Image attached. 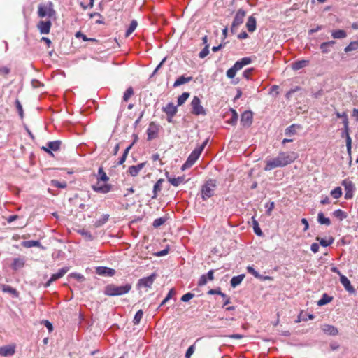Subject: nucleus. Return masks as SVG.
<instances>
[{"mask_svg": "<svg viewBox=\"0 0 358 358\" xmlns=\"http://www.w3.org/2000/svg\"><path fill=\"white\" fill-rule=\"evenodd\" d=\"M297 158L298 154L295 152H280L276 157L266 159L264 170L268 171L278 167L285 166Z\"/></svg>", "mask_w": 358, "mask_h": 358, "instance_id": "obj_1", "label": "nucleus"}, {"mask_svg": "<svg viewBox=\"0 0 358 358\" xmlns=\"http://www.w3.org/2000/svg\"><path fill=\"white\" fill-rule=\"evenodd\" d=\"M96 179L97 183L91 187L93 191L101 194H106L111 191L112 185L110 184L99 185L101 181L106 182L109 180V177L106 175L102 166L99 168Z\"/></svg>", "mask_w": 358, "mask_h": 358, "instance_id": "obj_2", "label": "nucleus"}, {"mask_svg": "<svg viewBox=\"0 0 358 358\" xmlns=\"http://www.w3.org/2000/svg\"><path fill=\"white\" fill-rule=\"evenodd\" d=\"M131 289L130 284L122 286H117L113 284L108 285L104 289V294L110 296H116L128 293Z\"/></svg>", "mask_w": 358, "mask_h": 358, "instance_id": "obj_3", "label": "nucleus"}, {"mask_svg": "<svg viewBox=\"0 0 358 358\" xmlns=\"http://www.w3.org/2000/svg\"><path fill=\"white\" fill-rule=\"evenodd\" d=\"M251 62L252 59L250 57H243L240 60L236 62L234 66L227 71V76L229 78H234L238 71L241 70L243 66L250 64Z\"/></svg>", "mask_w": 358, "mask_h": 358, "instance_id": "obj_4", "label": "nucleus"}, {"mask_svg": "<svg viewBox=\"0 0 358 358\" xmlns=\"http://www.w3.org/2000/svg\"><path fill=\"white\" fill-rule=\"evenodd\" d=\"M216 187L217 182L215 180L210 179L207 180L201 187V198L203 200H207L212 197L214 195Z\"/></svg>", "mask_w": 358, "mask_h": 358, "instance_id": "obj_5", "label": "nucleus"}, {"mask_svg": "<svg viewBox=\"0 0 358 358\" xmlns=\"http://www.w3.org/2000/svg\"><path fill=\"white\" fill-rule=\"evenodd\" d=\"M56 14L55 10H54V6L52 2L49 1L47 4H40L38 7V15L41 18H43L45 17H48L51 18L55 17Z\"/></svg>", "mask_w": 358, "mask_h": 358, "instance_id": "obj_6", "label": "nucleus"}, {"mask_svg": "<svg viewBox=\"0 0 358 358\" xmlns=\"http://www.w3.org/2000/svg\"><path fill=\"white\" fill-rule=\"evenodd\" d=\"M190 106H191V108H192L191 113L193 115H206V110L204 109L203 106H201V100L198 96H194V98L192 99V100L191 101Z\"/></svg>", "mask_w": 358, "mask_h": 358, "instance_id": "obj_7", "label": "nucleus"}, {"mask_svg": "<svg viewBox=\"0 0 358 358\" xmlns=\"http://www.w3.org/2000/svg\"><path fill=\"white\" fill-rule=\"evenodd\" d=\"M245 12L243 9H239L234 17L232 24L231 26V31L234 34L237 31L238 27L243 22Z\"/></svg>", "mask_w": 358, "mask_h": 358, "instance_id": "obj_8", "label": "nucleus"}, {"mask_svg": "<svg viewBox=\"0 0 358 358\" xmlns=\"http://www.w3.org/2000/svg\"><path fill=\"white\" fill-rule=\"evenodd\" d=\"M201 154V153L195 148L189 155L185 164L182 166V170L184 171L190 168L196 162Z\"/></svg>", "mask_w": 358, "mask_h": 358, "instance_id": "obj_9", "label": "nucleus"}, {"mask_svg": "<svg viewBox=\"0 0 358 358\" xmlns=\"http://www.w3.org/2000/svg\"><path fill=\"white\" fill-rule=\"evenodd\" d=\"M341 185L344 187L345 191V199H352L353 196L354 192L355 190L354 183L349 179H345L342 181Z\"/></svg>", "mask_w": 358, "mask_h": 358, "instance_id": "obj_10", "label": "nucleus"}, {"mask_svg": "<svg viewBox=\"0 0 358 358\" xmlns=\"http://www.w3.org/2000/svg\"><path fill=\"white\" fill-rule=\"evenodd\" d=\"M159 130V125L155 122H151L149 124V127L147 129L148 140L151 141L152 139L156 138L158 136Z\"/></svg>", "mask_w": 358, "mask_h": 358, "instance_id": "obj_11", "label": "nucleus"}, {"mask_svg": "<svg viewBox=\"0 0 358 358\" xmlns=\"http://www.w3.org/2000/svg\"><path fill=\"white\" fill-rule=\"evenodd\" d=\"M52 22L48 20H41L37 24V28L41 34H48L50 33Z\"/></svg>", "mask_w": 358, "mask_h": 358, "instance_id": "obj_12", "label": "nucleus"}, {"mask_svg": "<svg viewBox=\"0 0 358 358\" xmlns=\"http://www.w3.org/2000/svg\"><path fill=\"white\" fill-rule=\"evenodd\" d=\"M252 113L249 110L245 111L241 117V124L243 127H249L252 122Z\"/></svg>", "mask_w": 358, "mask_h": 358, "instance_id": "obj_13", "label": "nucleus"}, {"mask_svg": "<svg viewBox=\"0 0 358 358\" xmlns=\"http://www.w3.org/2000/svg\"><path fill=\"white\" fill-rule=\"evenodd\" d=\"M69 269V267H63L57 273L52 274L50 280L46 282L45 287L50 286L52 282L63 277L68 272Z\"/></svg>", "mask_w": 358, "mask_h": 358, "instance_id": "obj_14", "label": "nucleus"}, {"mask_svg": "<svg viewBox=\"0 0 358 358\" xmlns=\"http://www.w3.org/2000/svg\"><path fill=\"white\" fill-rule=\"evenodd\" d=\"M147 162H144L137 165L131 166L127 170V173L132 177L138 175L139 172L145 166Z\"/></svg>", "mask_w": 358, "mask_h": 358, "instance_id": "obj_15", "label": "nucleus"}, {"mask_svg": "<svg viewBox=\"0 0 358 358\" xmlns=\"http://www.w3.org/2000/svg\"><path fill=\"white\" fill-rule=\"evenodd\" d=\"M156 275L153 273L148 277L141 278L138 280V285L139 287H150L153 284Z\"/></svg>", "mask_w": 358, "mask_h": 358, "instance_id": "obj_16", "label": "nucleus"}, {"mask_svg": "<svg viewBox=\"0 0 358 358\" xmlns=\"http://www.w3.org/2000/svg\"><path fill=\"white\" fill-rule=\"evenodd\" d=\"M162 110L170 118H173L178 111L177 106L171 102L169 103Z\"/></svg>", "mask_w": 358, "mask_h": 358, "instance_id": "obj_17", "label": "nucleus"}, {"mask_svg": "<svg viewBox=\"0 0 358 358\" xmlns=\"http://www.w3.org/2000/svg\"><path fill=\"white\" fill-rule=\"evenodd\" d=\"M341 283L345 287V289L350 294H353L355 292V289L352 286L350 281L348 279V278L343 275H341L340 278Z\"/></svg>", "mask_w": 358, "mask_h": 358, "instance_id": "obj_18", "label": "nucleus"}, {"mask_svg": "<svg viewBox=\"0 0 358 358\" xmlns=\"http://www.w3.org/2000/svg\"><path fill=\"white\" fill-rule=\"evenodd\" d=\"M61 145V141H50L47 143V148L43 147V149L47 152L48 153H51L50 150L53 151H57Z\"/></svg>", "mask_w": 358, "mask_h": 358, "instance_id": "obj_19", "label": "nucleus"}, {"mask_svg": "<svg viewBox=\"0 0 358 358\" xmlns=\"http://www.w3.org/2000/svg\"><path fill=\"white\" fill-rule=\"evenodd\" d=\"M25 264V258L24 257H17L13 259V263L11 264V268L14 271H17L24 267Z\"/></svg>", "mask_w": 358, "mask_h": 358, "instance_id": "obj_20", "label": "nucleus"}, {"mask_svg": "<svg viewBox=\"0 0 358 358\" xmlns=\"http://www.w3.org/2000/svg\"><path fill=\"white\" fill-rule=\"evenodd\" d=\"M15 353V347L11 345H5L0 347V355L8 357Z\"/></svg>", "mask_w": 358, "mask_h": 358, "instance_id": "obj_21", "label": "nucleus"}, {"mask_svg": "<svg viewBox=\"0 0 358 358\" xmlns=\"http://www.w3.org/2000/svg\"><path fill=\"white\" fill-rule=\"evenodd\" d=\"M322 329L325 334H327L328 335L336 336L338 334V329L333 325L324 324L322 327Z\"/></svg>", "mask_w": 358, "mask_h": 358, "instance_id": "obj_22", "label": "nucleus"}, {"mask_svg": "<svg viewBox=\"0 0 358 358\" xmlns=\"http://www.w3.org/2000/svg\"><path fill=\"white\" fill-rule=\"evenodd\" d=\"M96 273L100 275L112 276L115 274V271L110 268L99 266L96 268Z\"/></svg>", "mask_w": 358, "mask_h": 358, "instance_id": "obj_23", "label": "nucleus"}, {"mask_svg": "<svg viewBox=\"0 0 358 358\" xmlns=\"http://www.w3.org/2000/svg\"><path fill=\"white\" fill-rule=\"evenodd\" d=\"M164 181V179L160 178L154 185L153 191H152L153 195L152 196V199H157L158 193L160 192L162 189V184H163Z\"/></svg>", "mask_w": 358, "mask_h": 358, "instance_id": "obj_24", "label": "nucleus"}, {"mask_svg": "<svg viewBox=\"0 0 358 358\" xmlns=\"http://www.w3.org/2000/svg\"><path fill=\"white\" fill-rule=\"evenodd\" d=\"M309 64V61L306 59L298 60L292 64V69L298 71L304 67H306Z\"/></svg>", "mask_w": 358, "mask_h": 358, "instance_id": "obj_25", "label": "nucleus"}, {"mask_svg": "<svg viewBox=\"0 0 358 358\" xmlns=\"http://www.w3.org/2000/svg\"><path fill=\"white\" fill-rule=\"evenodd\" d=\"M256 19L255 17L250 16L246 22V27L249 32H253L256 29Z\"/></svg>", "mask_w": 358, "mask_h": 358, "instance_id": "obj_26", "label": "nucleus"}, {"mask_svg": "<svg viewBox=\"0 0 358 358\" xmlns=\"http://www.w3.org/2000/svg\"><path fill=\"white\" fill-rule=\"evenodd\" d=\"M335 43L334 41L324 42L320 44V48L322 53L327 54L331 51L330 47H332Z\"/></svg>", "mask_w": 358, "mask_h": 358, "instance_id": "obj_27", "label": "nucleus"}, {"mask_svg": "<svg viewBox=\"0 0 358 358\" xmlns=\"http://www.w3.org/2000/svg\"><path fill=\"white\" fill-rule=\"evenodd\" d=\"M168 181L174 187H178L185 182L184 176H179L177 178L169 177L166 175Z\"/></svg>", "mask_w": 358, "mask_h": 358, "instance_id": "obj_28", "label": "nucleus"}, {"mask_svg": "<svg viewBox=\"0 0 358 358\" xmlns=\"http://www.w3.org/2000/svg\"><path fill=\"white\" fill-rule=\"evenodd\" d=\"M299 128H301L299 125L293 124L285 129V134L289 137H292L296 134V129Z\"/></svg>", "mask_w": 358, "mask_h": 358, "instance_id": "obj_29", "label": "nucleus"}, {"mask_svg": "<svg viewBox=\"0 0 358 358\" xmlns=\"http://www.w3.org/2000/svg\"><path fill=\"white\" fill-rule=\"evenodd\" d=\"M229 113L231 114V117L227 120V122L233 126L236 125L238 117V113L233 108L229 109Z\"/></svg>", "mask_w": 358, "mask_h": 358, "instance_id": "obj_30", "label": "nucleus"}, {"mask_svg": "<svg viewBox=\"0 0 358 358\" xmlns=\"http://www.w3.org/2000/svg\"><path fill=\"white\" fill-rule=\"evenodd\" d=\"M192 80V77L180 76L173 83V87H176L183 84L187 83Z\"/></svg>", "mask_w": 358, "mask_h": 358, "instance_id": "obj_31", "label": "nucleus"}, {"mask_svg": "<svg viewBox=\"0 0 358 358\" xmlns=\"http://www.w3.org/2000/svg\"><path fill=\"white\" fill-rule=\"evenodd\" d=\"M245 278L244 274H241L237 276H234L231 279L230 284L232 287H236L241 283Z\"/></svg>", "mask_w": 358, "mask_h": 358, "instance_id": "obj_32", "label": "nucleus"}, {"mask_svg": "<svg viewBox=\"0 0 358 358\" xmlns=\"http://www.w3.org/2000/svg\"><path fill=\"white\" fill-rule=\"evenodd\" d=\"M317 222L320 224L329 226L331 224V220L329 218L326 217L323 213L320 212L317 215Z\"/></svg>", "mask_w": 358, "mask_h": 358, "instance_id": "obj_33", "label": "nucleus"}, {"mask_svg": "<svg viewBox=\"0 0 358 358\" xmlns=\"http://www.w3.org/2000/svg\"><path fill=\"white\" fill-rule=\"evenodd\" d=\"M331 36L334 38L342 39L347 36L346 31L343 29H337L331 33Z\"/></svg>", "mask_w": 358, "mask_h": 358, "instance_id": "obj_34", "label": "nucleus"}, {"mask_svg": "<svg viewBox=\"0 0 358 358\" xmlns=\"http://www.w3.org/2000/svg\"><path fill=\"white\" fill-rule=\"evenodd\" d=\"M137 25H138V23H137L136 20H134L131 22L128 29H127L126 34H125L126 37L129 36L134 31V30L137 27Z\"/></svg>", "mask_w": 358, "mask_h": 358, "instance_id": "obj_35", "label": "nucleus"}, {"mask_svg": "<svg viewBox=\"0 0 358 358\" xmlns=\"http://www.w3.org/2000/svg\"><path fill=\"white\" fill-rule=\"evenodd\" d=\"M333 215L341 221L345 219L348 216L347 213L341 209L334 211Z\"/></svg>", "mask_w": 358, "mask_h": 358, "instance_id": "obj_36", "label": "nucleus"}, {"mask_svg": "<svg viewBox=\"0 0 358 358\" xmlns=\"http://www.w3.org/2000/svg\"><path fill=\"white\" fill-rule=\"evenodd\" d=\"M358 49V41H352L349 43L348 45H347L344 51L345 52H349L351 51L357 50Z\"/></svg>", "mask_w": 358, "mask_h": 358, "instance_id": "obj_37", "label": "nucleus"}, {"mask_svg": "<svg viewBox=\"0 0 358 358\" xmlns=\"http://www.w3.org/2000/svg\"><path fill=\"white\" fill-rule=\"evenodd\" d=\"M22 245L27 248L32 247H38L41 243L38 241H26L22 243Z\"/></svg>", "mask_w": 358, "mask_h": 358, "instance_id": "obj_38", "label": "nucleus"}, {"mask_svg": "<svg viewBox=\"0 0 358 358\" xmlns=\"http://www.w3.org/2000/svg\"><path fill=\"white\" fill-rule=\"evenodd\" d=\"M316 240L318 241L320 245L323 247H327L333 243L334 239L332 237H330L328 240L321 238L320 237H317Z\"/></svg>", "mask_w": 358, "mask_h": 358, "instance_id": "obj_39", "label": "nucleus"}, {"mask_svg": "<svg viewBox=\"0 0 358 358\" xmlns=\"http://www.w3.org/2000/svg\"><path fill=\"white\" fill-rule=\"evenodd\" d=\"M349 130H350V129H349L348 124H343V129L341 132V137L345 138L346 142H348V140H352L350 136Z\"/></svg>", "mask_w": 358, "mask_h": 358, "instance_id": "obj_40", "label": "nucleus"}, {"mask_svg": "<svg viewBox=\"0 0 358 358\" xmlns=\"http://www.w3.org/2000/svg\"><path fill=\"white\" fill-rule=\"evenodd\" d=\"M332 300V297L329 296L327 294H324L322 298L318 301L317 305L321 306L327 304Z\"/></svg>", "mask_w": 358, "mask_h": 358, "instance_id": "obj_41", "label": "nucleus"}, {"mask_svg": "<svg viewBox=\"0 0 358 358\" xmlns=\"http://www.w3.org/2000/svg\"><path fill=\"white\" fill-rule=\"evenodd\" d=\"M189 92H183L181 95H180L178 98V106H182L189 98Z\"/></svg>", "mask_w": 358, "mask_h": 358, "instance_id": "obj_42", "label": "nucleus"}, {"mask_svg": "<svg viewBox=\"0 0 358 358\" xmlns=\"http://www.w3.org/2000/svg\"><path fill=\"white\" fill-rule=\"evenodd\" d=\"M51 185L52 186L57 188L64 189L67 187L66 182H59L57 180H51Z\"/></svg>", "mask_w": 358, "mask_h": 358, "instance_id": "obj_43", "label": "nucleus"}, {"mask_svg": "<svg viewBox=\"0 0 358 358\" xmlns=\"http://www.w3.org/2000/svg\"><path fill=\"white\" fill-rule=\"evenodd\" d=\"M330 194L334 199H338L342 196V189L340 187H337L331 191Z\"/></svg>", "mask_w": 358, "mask_h": 358, "instance_id": "obj_44", "label": "nucleus"}, {"mask_svg": "<svg viewBox=\"0 0 358 358\" xmlns=\"http://www.w3.org/2000/svg\"><path fill=\"white\" fill-rule=\"evenodd\" d=\"M336 115L338 118H342V122H343V124H349V122H348V115L345 112H343V113H339V112H336Z\"/></svg>", "mask_w": 358, "mask_h": 358, "instance_id": "obj_45", "label": "nucleus"}, {"mask_svg": "<svg viewBox=\"0 0 358 358\" xmlns=\"http://www.w3.org/2000/svg\"><path fill=\"white\" fill-rule=\"evenodd\" d=\"M134 94V90L131 87H129L127 89V90L124 92L123 95V100L125 102H127L128 100L130 99V97Z\"/></svg>", "mask_w": 358, "mask_h": 358, "instance_id": "obj_46", "label": "nucleus"}, {"mask_svg": "<svg viewBox=\"0 0 358 358\" xmlns=\"http://www.w3.org/2000/svg\"><path fill=\"white\" fill-rule=\"evenodd\" d=\"M108 218H109L108 215H102V217L100 219H99L98 220L96 221L95 226L96 227H101V225L105 224L108 220Z\"/></svg>", "mask_w": 358, "mask_h": 358, "instance_id": "obj_47", "label": "nucleus"}, {"mask_svg": "<svg viewBox=\"0 0 358 358\" xmlns=\"http://www.w3.org/2000/svg\"><path fill=\"white\" fill-rule=\"evenodd\" d=\"M143 313L142 310H139L138 311L136 312V315H134V320H133L134 324L136 325V324H139L141 320L143 317Z\"/></svg>", "mask_w": 358, "mask_h": 358, "instance_id": "obj_48", "label": "nucleus"}, {"mask_svg": "<svg viewBox=\"0 0 358 358\" xmlns=\"http://www.w3.org/2000/svg\"><path fill=\"white\" fill-rule=\"evenodd\" d=\"M252 224H253V230H254V232L257 235V236H262V231L259 226V224H258V222L257 220H253L252 222Z\"/></svg>", "mask_w": 358, "mask_h": 358, "instance_id": "obj_49", "label": "nucleus"}, {"mask_svg": "<svg viewBox=\"0 0 358 358\" xmlns=\"http://www.w3.org/2000/svg\"><path fill=\"white\" fill-rule=\"evenodd\" d=\"M79 233L85 238L86 240L87 241H92L93 240V236L92 235V234L88 231H86L85 229H83V230H80L79 231Z\"/></svg>", "mask_w": 358, "mask_h": 358, "instance_id": "obj_50", "label": "nucleus"}, {"mask_svg": "<svg viewBox=\"0 0 358 358\" xmlns=\"http://www.w3.org/2000/svg\"><path fill=\"white\" fill-rule=\"evenodd\" d=\"M275 207V203L273 201L268 202L265 205V208H266V215H271V212L273 210Z\"/></svg>", "mask_w": 358, "mask_h": 358, "instance_id": "obj_51", "label": "nucleus"}, {"mask_svg": "<svg viewBox=\"0 0 358 358\" xmlns=\"http://www.w3.org/2000/svg\"><path fill=\"white\" fill-rule=\"evenodd\" d=\"M209 54V45L206 44L204 48L199 52V56L200 58L203 59Z\"/></svg>", "mask_w": 358, "mask_h": 358, "instance_id": "obj_52", "label": "nucleus"}, {"mask_svg": "<svg viewBox=\"0 0 358 358\" xmlns=\"http://www.w3.org/2000/svg\"><path fill=\"white\" fill-rule=\"evenodd\" d=\"M176 292L173 289H170L169 292L167 296L165 297V299L162 301L160 306H164L174 294Z\"/></svg>", "mask_w": 358, "mask_h": 358, "instance_id": "obj_53", "label": "nucleus"}, {"mask_svg": "<svg viewBox=\"0 0 358 358\" xmlns=\"http://www.w3.org/2000/svg\"><path fill=\"white\" fill-rule=\"evenodd\" d=\"M75 36L76 38H81L84 41H96V40L95 38H87L86 35L83 34V33H81L80 31H78Z\"/></svg>", "mask_w": 358, "mask_h": 358, "instance_id": "obj_54", "label": "nucleus"}, {"mask_svg": "<svg viewBox=\"0 0 358 358\" xmlns=\"http://www.w3.org/2000/svg\"><path fill=\"white\" fill-rule=\"evenodd\" d=\"M15 106H16V108L19 113V115L20 116L21 118H23V116H24L23 108L21 105V103L20 102V101L18 99H16V101H15Z\"/></svg>", "mask_w": 358, "mask_h": 358, "instance_id": "obj_55", "label": "nucleus"}, {"mask_svg": "<svg viewBox=\"0 0 358 358\" xmlns=\"http://www.w3.org/2000/svg\"><path fill=\"white\" fill-rule=\"evenodd\" d=\"M165 221H166L165 218L159 217V218L155 219L154 220L152 225L154 227L157 228V227H160L161 225H162L165 222Z\"/></svg>", "mask_w": 358, "mask_h": 358, "instance_id": "obj_56", "label": "nucleus"}, {"mask_svg": "<svg viewBox=\"0 0 358 358\" xmlns=\"http://www.w3.org/2000/svg\"><path fill=\"white\" fill-rule=\"evenodd\" d=\"M207 282H208L207 276L206 275H202L200 277L197 285L199 287H202V286H204L205 285H206Z\"/></svg>", "mask_w": 358, "mask_h": 358, "instance_id": "obj_57", "label": "nucleus"}, {"mask_svg": "<svg viewBox=\"0 0 358 358\" xmlns=\"http://www.w3.org/2000/svg\"><path fill=\"white\" fill-rule=\"evenodd\" d=\"M247 271L256 278H258V277H259V273L257 271H256L252 266H248Z\"/></svg>", "mask_w": 358, "mask_h": 358, "instance_id": "obj_58", "label": "nucleus"}, {"mask_svg": "<svg viewBox=\"0 0 358 358\" xmlns=\"http://www.w3.org/2000/svg\"><path fill=\"white\" fill-rule=\"evenodd\" d=\"M195 345H192L189 346L185 353V358H191L192 355L194 352Z\"/></svg>", "mask_w": 358, "mask_h": 358, "instance_id": "obj_59", "label": "nucleus"}, {"mask_svg": "<svg viewBox=\"0 0 358 358\" xmlns=\"http://www.w3.org/2000/svg\"><path fill=\"white\" fill-rule=\"evenodd\" d=\"M194 297V294H192L191 292H188L182 296L181 300L184 302H187Z\"/></svg>", "mask_w": 358, "mask_h": 358, "instance_id": "obj_60", "label": "nucleus"}, {"mask_svg": "<svg viewBox=\"0 0 358 358\" xmlns=\"http://www.w3.org/2000/svg\"><path fill=\"white\" fill-rule=\"evenodd\" d=\"M10 72V69L8 66H0V76H6Z\"/></svg>", "mask_w": 358, "mask_h": 358, "instance_id": "obj_61", "label": "nucleus"}, {"mask_svg": "<svg viewBox=\"0 0 358 358\" xmlns=\"http://www.w3.org/2000/svg\"><path fill=\"white\" fill-rule=\"evenodd\" d=\"M253 70H254L253 68H250V69H245L243 73V78H246L247 80H249L250 75L252 74Z\"/></svg>", "mask_w": 358, "mask_h": 358, "instance_id": "obj_62", "label": "nucleus"}, {"mask_svg": "<svg viewBox=\"0 0 358 358\" xmlns=\"http://www.w3.org/2000/svg\"><path fill=\"white\" fill-rule=\"evenodd\" d=\"M346 147H347L348 154L350 156V164H351V162H352V159H351L352 140H348V142H346Z\"/></svg>", "mask_w": 358, "mask_h": 358, "instance_id": "obj_63", "label": "nucleus"}, {"mask_svg": "<svg viewBox=\"0 0 358 358\" xmlns=\"http://www.w3.org/2000/svg\"><path fill=\"white\" fill-rule=\"evenodd\" d=\"M169 248H165L164 250H162L161 251H159L155 253V255L157 257H162L166 255L169 253Z\"/></svg>", "mask_w": 358, "mask_h": 358, "instance_id": "obj_64", "label": "nucleus"}]
</instances>
